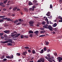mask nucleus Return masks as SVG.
Segmentation results:
<instances>
[{"label":"nucleus","instance_id":"nucleus-1","mask_svg":"<svg viewBox=\"0 0 62 62\" xmlns=\"http://www.w3.org/2000/svg\"><path fill=\"white\" fill-rule=\"evenodd\" d=\"M48 24H46L45 25H44L43 27L44 28H45L46 29L47 28L49 29L50 31H53V27L51 25H49L48 26Z\"/></svg>","mask_w":62,"mask_h":62},{"label":"nucleus","instance_id":"nucleus-2","mask_svg":"<svg viewBox=\"0 0 62 62\" xmlns=\"http://www.w3.org/2000/svg\"><path fill=\"white\" fill-rule=\"evenodd\" d=\"M57 59L58 60L59 62H61V61L62 60V58L60 57H59L58 58H57Z\"/></svg>","mask_w":62,"mask_h":62},{"label":"nucleus","instance_id":"nucleus-3","mask_svg":"<svg viewBox=\"0 0 62 62\" xmlns=\"http://www.w3.org/2000/svg\"><path fill=\"white\" fill-rule=\"evenodd\" d=\"M5 20L8 21H12L13 20L12 19H11L10 18H5Z\"/></svg>","mask_w":62,"mask_h":62},{"label":"nucleus","instance_id":"nucleus-4","mask_svg":"<svg viewBox=\"0 0 62 62\" xmlns=\"http://www.w3.org/2000/svg\"><path fill=\"white\" fill-rule=\"evenodd\" d=\"M23 52V53H22V55H24L25 56H26V54H27V52Z\"/></svg>","mask_w":62,"mask_h":62},{"label":"nucleus","instance_id":"nucleus-5","mask_svg":"<svg viewBox=\"0 0 62 62\" xmlns=\"http://www.w3.org/2000/svg\"><path fill=\"white\" fill-rule=\"evenodd\" d=\"M58 18L59 19H60L61 20H59V22H62V17L61 16H59L58 17Z\"/></svg>","mask_w":62,"mask_h":62},{"label":"nucleus","instance_id":"nucleus-6","mask_svg":"<svg viewBox=\"0 0 62 62\" xmlns=\"http://www.w3.org/2000/svg\"><path fill=\"white\" fill-rule=\"evenodd\" d=\"M0 5L1 6H2V7H5V5H4V3L3 2H0Z\"/></svg>","mask_w":62,"mask_h":62},{"label":"nucleus","instance_id":"nucleus-7","mask_svg":"<svg viewBox=\"0 0 62 62\" xmlns=\"http://www.w3.org/2000/svg\"><path fill=\"white\" fill-rule=\"evenodd\" d=\"M10 32V31L9 30H6L4 31V32L6 34H8Z\"/></svg>","mask_w":62,"mask_h":62},{"label":"nucleus","instance_id":"nucleus-8","mask_svg":"<svg viewBox=\"0 0 62 62\" xmlns=\"http://www.w3.org/2000/svg\"><path fill=\"white\" fill-rule=\"evenodd\" d=\"M20 35H21V34L20 33H18V34H17H17H16V35H15V38H18V37H19V36H20Z\"/></svg>","mask_w":62,"mask_h":62},{"label":"nucleus","instance_id":"nucleus-9","mask_svg":"<svg viewBox=\"0 0 62 62\" xmlns=\"http://www.w3.org/2000/svg\"><path fill=\"white\" fill-rule=\"evenodd\" d=\"M28 32L29 34H33L34 32L32 30H30Z\"/></svg>","mask_w":62,"mask_h":62},{"label":"nucleus","instance_id":"nucleus-10","mask_svg":"<svg viewBox=\"0 0 62 62\" xmlns=\"http://www.w3.org/2000/svg\"><path fill=\"white\" fill-rule=\"evenodd\" d=\"M8 40V42L11 43H12V39H10L9 40Z\"/></svg>","mask_w":62,"mask_h":62},{"label":"nucleus","instance_id":"nucleus-11","mask_svg":"<svg viewBox=\"0 0 62 62\" xmlns=\"http://www.w3.org/2000/svg\"><path fill=\"white\" fill-rule=\"evenodd\" d=\"M1 43H3L5 44L7 43H8V41H6L4 42H3L1 41Z\"/></svg>","mask_w":62,"mask_h":62},{"label":"nucleus","instance_id":"nucleus-12","mask_svg":"<svg viewBox=\"0 0 62 62\" xmlns=\"http://www.w3.org/2000/svg\"><path fill=\"white\" fill-rule=\"evenodd\" d=\"M40 61L42 62H44V59L40 58Z\"/></svg>","mask_w":62,"mask_h":62},{"label":"nucleus","instance_id":"nucleus-13","mask_svg":"<svg viewBox=\"0 0 62 62\" xmlns=\"http://www.w3.org/2000/svg\"><path fill=\"white\" fill-rule=\"evenodd\" d=\"M39 33V31H37L34 32V33H35L36 35H38Z\"/></svg>","mask_w":62,"mask_h":62},{"label":"nucleus","instance_id":"nucleus-14","mask_svg":"<svg viewBox=\"0 0 62 62\" xmlns=\"http://www.w3.org/2000/svg\"><path fill=\"white\" fill-rule=\"evenodd\" d=\"M46 32V31L45 30L42 31L40 32V33L41 34H42V33H45Z\"/></svg>","mask_w":62,"mask_h":62},{"label":"nucleus","instance_id":"nucleus-15","mask_svg":"<svg viewBox=\"0 0 62 62\" xmlns=\"http://www.w3.org/2000/svg\"><path fill=\"white\" fill-rule=\"evenodd\" d=\"M45 44L46 45H48L49 44V42H48L45 41Z\"/></svg>","mask_w":62,"mask_h":62},{"label":"nucleus","instance_id":"nucleus-16","mask_svg":"<svg viewBox=\"0 0 62 62\" xmlns=\"http://www.w3.org/2000/svg\"><path fill=\"white\" fill-rule=\"evenodd\" d=\"M18 22H19V20L17 19H16L14 22V23H18Z\"/></svg>","mask_w":62,"mask_h":62},{"label":"nucleus","instance_id":"nucleus-17","mask_svg":"<svg viewBox=\"0 0 62 62\" xmlns=\"http://www.w3.org/2000/svg\"><path fill=\"white\" fill-rule=\"evenodd\" d=\"M52 26L53 27H56V26H57V24L54 23L53 25Z\"/></svg>","mask_w":62,"mask_h":62},{"label":"nucleus","instance_id":"nucleus-18","mask_svg":"<svg viewBox=\"0 0 62 62\" xmlns=\"http://www.w3.org/2000/svg\"><path fill=\"white\" fill-rule=\"evenodd\" d=\"M7 44L8 46H12V44L11 43H8Z\"/></svg>","mask_w":62,"mask_h":62},{"label":"nucleus","instance_id":"nucleus-19","mask_svg":"<svg viewBox=\"0 0 62 62\" xmlns=\"http://www.w3.org/2000/svg\"><path fill=\"white\" fill-rule=\"evenodd\" d=\"M29 10L30 11H34V9L33 8H30L29 9Z\"/></svg>","mask_w":62,"mask_h":62},{"label":"nucleus","instance_id":"nucleus-20","mask_svg":"<svg viewBox=\"0 0 62 62\" xmlns=\"http://www.w3.org/2000/svg\"><path fill=\"white\" fill-rule=\"evenodd\" d=\"M31 51L33 54H35V50H32Z\"/></svg>","mask_w":62,"mask_h":62},{"label":"nucleus","instance_id":"nucleus-21","mask_svg":"<svg viewBox=\"0 0 62 62\" xmlns=\"http://www.w3.org/2000/svg\"><path fill=\"white\" fill-rule=\"evenodd\" d=\"M18 21L19 22H22L23 21V20L20 19H18Z\"/></svg>","mask_w":62,"mask_h":62},{"label":"nucleus","instance_id":"nucleus-22","mask_svg":"<svg viewBox=\"0 0 62 62\" xmlns=\"http://www.w3.org/2000/svg\"><path fill=\"white\" fill-rule=\"evenodd\" d=\"M34 21H31L29 22V23H34Z\"/></svg>","mask_w":62,"mask_h":62},{"label":"nucleus","instance_id":"nucleus-23","mask_svg":"<svg viewBox=\"0 0 62 62\" xmlns=\"http://www.w3.org/2000/svg\"><path fill=\"white\" fill-rule=\"evenodd\" d=\"M24 10L26 12H28V9H27L25 8H24Z\"/></svg>","mask_w":62,"mask_h":62},{"label":"nucleus","instance_id":"nucleus-24","mask_svg":"<svg viewBox=\"0 0 62 62\" xmlns=\"http://www.w3.org/2000/svg\"><path fill=\"white\" fill-rule=\"evenodd\" d=\"M44 51V50H43V49H42L40 51V53L41 54H43V53Z\"/></svg>","mask_w":62,"mask_h":62},{"label":"nucleus","instance_id":"nucleus-25","mask_svg":"<svg viewBox=\"0 0 62 62\" xmlns=\"http://www.w3.org/2000/svg\"><path fill=\"white\" fill-rule=\"evenodd\" d=\"M29 6H31V5H33V4H32V3L31 2V1H30L29 3Z\"/></svg>","mask_w":62,"mask_h":62},{"label":"nucleus","instance_id":"nucleus-26","mask_svg":"<svg viewBox=\"0 0 62 62\" xmlns=\"http://www.w3.org/2000/svg\"><path fill=\"white\" fill-rule=\"evenodd\" d=\"M8 26H9V25H8V24H5L4 25V26L5 27H8Z\"/></svg>","mask_w":62,"mask_h":62},{"label":"nucleus","instance_id":"nucleus-27","mask_svg":"<svg viewBox=\"0 0 62 62\" xmlns=\"http://www.w3.org/2000/svg\"><path fill=\"white\" fill-rule=\"evenodd\" d=\"M7 59L6 58L4 59L3 60V62H5V61H7Z\"/></svg>","mask_w":62,"mask_h":62},{"label":"nucleus","instance_id":"nucleus-28","mask_svg":"<svg viewBox=\"0 0 62 62\" xmlns=\"http://www.w3.org/2000/svg\"><path fill=\"white\" fill-rule=\"evenodd\" d=\"M5 57V55H3L0 58H1V59H2L4 58Z\"/></svg>","mask_w":62,"mask_h":62},{"label":"nucleus","instance_id":"nucleus-29","mask_svg":"<svg viewBox=\"0 0 62 62\" xmlns=\"http://www.w3.org/2000/svg\"><path fill=\"white\" fill-rule=\"evenodd\" d=\"M46 48H47L46 47H45L44 48V51H46L47 50V49Z\"/></svg>","mask_w":62,"mask_h":62},{"label":"nucleus","instance_id":"nucleus-30","mask_svg":"<svg viewBox=\"0 0 62 62\" xmlns=\"http://www.w3.org/2000/svg\"><path fill=\"white\" fill-rule=\"evenodd\" d=\"M23 37L24 38H26V39H27L28 38V36H23Z\"/></svg>","mask_w":62,"mask_h":62},{"label":"nucleus","instance_id":"nucleus-31","mask_svg":"<svg viewBox=\"0 0 62 62\" xmlns=\"http://www.w3.org/2000/svg\"><path fill=\"white\" fill-rule=\"evenodd\" d=\"M8 0H5L4 1H3V3L4 4H5V3H6L8 2Z\"/></svg>","mask_w":62,"mask_h":62},{"label":"nucleus","instance_id":"nucleus-32","mask_svg":"<svg viewBox=\"0 0 62 62\" xmlns=\"http://www.w3.org/2000/svg\"><path fill=\"white\" fill-rule=\"evenodd\" d=\"M24 48L25 49H29V47L27 46V47H25Z\"/></svg>","mask_w":62,"mask_h":62},{"label":"nucleus","instance_id":"nucleus-33","mask_svg":"<svg viewBox=\"0 0 62 62\" xmlns=\"http://www.w3.org/2000/svg\"><path fill=\"white\" fill-rule=\"evenodd\" d=\"M10 59H12L13 58V55H12L11 56H10Z\"/></svg>","mask_w":62,"mask_h":62},{"label":"nucleus","instance_id":"nucleus-34","mask_svg":"<svg viewBox=\"0 0 62 62\" xmlns=\"http://www.w3.org/2000/svg\"><path fill=\"white\" fill-rule=\"evenodd\" d=\"M17 35V33L14 34V35H12L11 36L12 37H14H14H15V35Z\"/></svg>","mask_w":62,"mask_h":62},{"label":"nucleus","instance_id":"nucleus-35","mask_svg":"<svg viewBox=\"0 0 62 62\" xmlns=\"http://www.w3.org/2000/svg\"><path fill=\"white\" fill-rule=\"evenodd\" d=\"M30 25L31 26H34V25H33V23H30Z\"/></svg>","mask_w":62,"mask_h":62},{"label":"nucleus","instance_id":"nucleus-36","mask_svg":"<svg viewBox=\"0 0 62 62\" xmlns=\"http://www.w3.org/2000/svg\"><path fill=\"white\" fill-rule=\"evenodd\" d=\"M16 9H17V8L16 7H15L13 8V10H14V11H15V10H16Z\"/></svg>","mask_w":62,"mask_h":62},{"label":"nucleus","instance_id":"nucleus-37","mask_svg":"<svg viewBox=\"0 0 62 62\" xmlns=\"http://www.w3.org/2000/svg\"><path fill=\"white\" fill-rule=\"evenodd\" d=\"M53 8V6L52 4H50V8Z\"/></svg>","mask_w":62,"mask_h":62},{"label":"nucleus","instance_id":"nucleus-38","mask_svg":"<svg viewBox=\"0 0 62 62\" xmlns=\"http://www.w3.org/2000/svg\"><path fill=\"white\" fill-rule=\"evenodd\" d=\"M28 51L29 53H31V50L30 49H29V50H28Z\"/></svg>","mask_w":62,"mask_h":62},{"label":"nucleus","instance_id":"nucleus-39","mask_svg":"<svg viewBox=\"0 0 62 62\" xmlns=\"http://www.w3.org/2000/svg\"><path fill=\"white\" fill-rule=\"evenodd\" d=\"M4 35V33H0V36H2Z\"/></svg>","mask_w":62,"mask_h":62},{"label":"nucleus","instance_id":"nucleus-40","mask_svg":"<svg viewBox=\"0 0 62 62\" xmlns=\"http://www.w3.org/2000/svg\"><path fill=\"white\" fill-rule=\"evenodd\" d=\"M33 3H34V4H35L36 3H37V1H36V0H34L33 1Z\"/></svg>","mask_w":62,"mask_h":62},{"label":"nucleus","instance_id":"nucleus-41","mask_svg":"<svg viewBox=\"0 0 62 62\" xmlns=\"http://www.w3.org/2000/svg\"><path fill=\"white\" fill-rule=\"evenodd\" d=\"M0 23H2V22H4V20L2 19L0 20Z\"/></svg>","mask_w":62,"mask_h":62},{"label":"nucleus","instance_id":"nucleus-42","mask_svg":"<svg viewBox=\"0 0 62 62\" xmlns=\"http://www.w3.org/2000/svg\"><path fill=\"white\" fill-rule=\"evenodd\" d=\"M6 58H9V59H10V56H6Z\"/></svg>","mask_w":62,"mask_h":62},{"label":"nucleus","instance_id":"nucleus-43","mask_svg":"<svg viewBox=\"0 0 62 62\" xmlns=\"http://www.w3.org/2000/svg\"><path fill=\"white\" fill-rule=\"evenodd\" d=\"M30 37H33V34H31L30 35Z\"/></svg>","mask_w":62,"mask_h":62},{"label":"nucleus","instance_id":"nucleus-44","mask_svg":"<svg viewBox=\"0 0 62 62\" xmlns=\"http://www.w3.org/2000/svg\"><path fill=\"white\" fill-rule=\"evenodd\" d=\"M17 55H18V56H20V54L19 53H17L16 54Z\"/></svg>","mask_w":62,"mask_h":62},{"label":"nucleus","instance_id":"nucleus-45","mask_svg":"<svg viewBox=\"0 0 62 62\" xmlns=\"http://www.w3.org/2000/svg\"><path fill=\"white\" fill-rule=\"evenodd\" d=\"M47 60H48V61H49L50 62H53V61L49 60V59H48Z\"/></svg>","mask_w":62,"mask_h":62},{"label":"nucleus","instance_id":"nucleus-46","mask_svg":"<svg viewBox=\"0 0 62 62\" xmlns=\"http://www.w3.org/2000/svg\"><path fill=\"white\" fill-rule=\"evenodd\" d=\"M14 34H17V32H16V31H14V32H13Z\"/></svg>","mask_w":62,"mask_h":62},{"label":"nucleus","instance_id":"nucleus-47","mask_svg":"<svg viewBox=\"0 0 62 62\" xmlns=\"http://www.w3.org/2000/svg\"><path fill=\"white\" fill-rule=\"evenodd\" d=\"M20 38H21V39H23V38H24V37L23 36V35H22L21 36Z\"/></svg>","mask_w":62,"mask_h":62},{"label":"nucleus","instance_id":"nucleus-48","mask_svg":"<svg viewBox=\"0 0 62 62\" xmlns=\"http://www.w3.org/2000/svg\"><path fill=\"white\" fill-rule=\"evenodd\" d=\"M44 35H41L40 36H39V37H44Z\"/></svg>","mask_w":62,"mask_h":62},{"label":"nucleus","instance_id":"nucleus-49","mask_svg":"<svg viewBox=\"0 0 62 62\" xmlns=\"http://www.w3.org/2000/svg\"><path fill=\"white\" fill-rule=\"evenodd\" d=\"M32 8L34 10V8H36V6H33V7Z\"/></svg>","mask_w":62,"mask_h":62},{"label":"nucleus","instance_id":"nucleus-50","mask_svg":"<svg viewBox=\"0 0 62 62\" xmlns=\"http://www.w3.org/2000/svg\"><path fill=\"white\" fill-rule=\"evenodd\" d=\"M47 18H49V19H51L52 18V16H51L50 17H48Z\"/></svg>","mask_w":62,"mask_h":62},{"label":"nucleus","instance_id":"nucleus-51","mask_svg":"<svg viewBox=\"0 0 62 62\" xmlns=\"http://www.w3.org/2000/svg\"><path fill=\"white\" fill-rule=\"evenodd\" d=\"M3 11H6V10H7V9L5 8H4L3 9Z\"/></svg>","mask_w":62,"mask_h":62},{"label":"nucleus","instance_id":"nucleus-52","mask_svg":"<svg viewBox=\"0 0 62 62\" xmlns=\"http://www.w3.org/2000/svg\"><path fill=\"white\" fill-rule=\"evenodd\" d=\"M4 17H5V16H0V18H4Z\"/></svg>","mask_w":62,"mask_h":62},{"label":"nucleus","instance_id":"nucleus-53","mask_svg":"<svg viewBox=\"0 0 62 62\" xmlns=\"http://www.w3.org/2000/svg\"><path fill=\"white\" fill-rule=\"evenodd\" d=\"M41 29L42 30H44V28H42Z\"/></svg>","mask_w":62,"mask_h":62},{"label":"nucleus","instance_id":"nucleus-54","mask_svg":"<svg viewBox=\"0 0 62 62\" xmlns=\"http://www.w3.org/2000/svg\"><path fill=\"white\" fill-rule=\"evenodd\" d=\"M54 31L55 32H56V30H57V29H56V28H54Z\"/></svg>","mask_w":62,"mask_h":62},{"label":"nucleus","instance_id":"nucleus-55","mask_svg":"<svg viewBox=\"0 0 62 62\" xmlns=\"http://www.w3.org/2000/svg\"><path fill=\"white\" fill-rule=\"evenodd\" d=\"M4 37L5 38H7V35H4Z\"/></svg>","mask_w":62,"mask_h":62},{"label":"nucleus","instance_id":"nucleus-56","mask_svg":"<svg viewBox=\"0 0 62 62\" xmlns=\"http://www.w3.org/2000/svg\"><path fill=\"white\" fill-rule=\"evenodd\" d=\"M47 56L48 57H50V55L49 54H48L47 55Z\"/></svg>","mask_w":62,"mask_h":62},{"label":"nucleus","instance_id":"nucleus-57","mask_svg":"<svg viewBox=\"0 0 62 62\" xmlns=\"http://www.w3.org/2000/svg\"><path fill=\"white\" fill-rule=\"evenodd\" d=\"M59 0V2H60V3H62V0Z\"/></svg>","mask_w":62,"mask_h":62},{"label":"nucleus","instance_id":"nucleus-58","mask_svg":"<svg viewBox=\"0 0 62 62\" xmlns=\"http://www.w3.org/2000/svg\"><path fill=\"white\" fill-rule=\"evenodd\" d=\"M51 58H52V59H54V57L53 56H51Z\"/></svg>","mask_w":62,"mask_h":62},{"label":"nucleus","instance_id":"nucleus-59","mask_svg":"<svg viewBox=\"0 0 62 62\" xmlns=\"http://www.w3.org/2000/svg\"><path fill=\"white\" fill-rule=\"evenodd\" d=\"M20 9L19 8H18L17 9V11H20Z\"/></svg>","mask_w":62,"mask_h":62},{"label":"nucleus","instance_id":"nucleus-60","mask_svg":"<svg viewBox=\"0 0 62 62\" xmlns=\"http://www.w3.org/2000/svg\"><path fill=\"white\" fill-rule=\"evenodd\" d=\"M1 39H3L4 38V37L2 36L1 37Z\"/></svg>","mask_w":62,"mask_h":62},{"label":"nucleus","instance_id":"nucleus-61","mask_svg":"<svg viewBox=\"0 0 62 62\" xmlns=\"http://www.w3.org/2000/svg\"><path fill=\"white\" fill-rule=\"evenodd\" d=\"M12 16H15V14H13L12 15Z\"/></svg>","mask_w":62,"mask_h":62},{"label":"nucleus","instance_id":"nucleus-62","mask_svg":"<svg viewBox=\"0 0 62 62\" xmlns=\"http://www.w3.org/2000/svg\"><path fill=\"white\" fill-rule=\"evenodd\" d=\"M22 25H24V26H25L26 25V24L23 23L22 24Z\"/></svg>","mask_w":62,"mask_h":62},{"label":"nucleus","instance_id":"nucleus-63","mask_svg":"<svg viewBox=\"0 0 62 62\" xmlns=\"http://www.w3.org/2000/svg\"><path fill=\"white\" fill-rule=\"evenodd\" d=\"M48 59H50V60H51L52 59L50 58V57H48Z\"/></svg>","mask_w":62,"mask_h":62},{"label":"nucleus","instance_id":"nucleus-64","mask_svg":"<svg viewBox=\"0 0 62 62\" xmlns=\"http://www.w3.org/2000/svg\"><path fill=\"white\" fill-rule=\"evenodd\" d=\"M45 58H46V59H48V57L47 56H46L45 57Z\"/></svg>","mask_w":62,"mask_h":62}]
</instances>
